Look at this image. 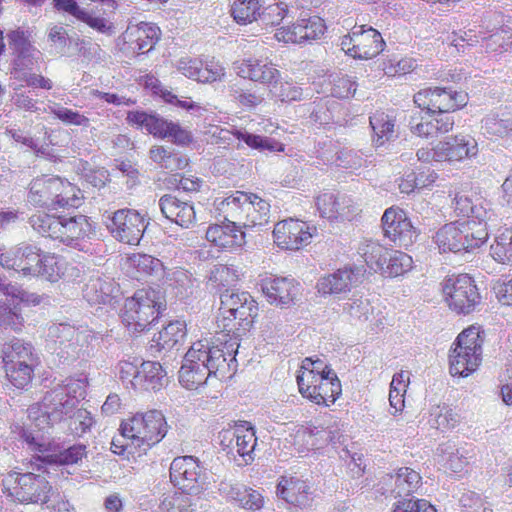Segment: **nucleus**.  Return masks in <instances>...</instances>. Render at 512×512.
Masks as SVG:
<instances>
[{"label":"nucleus","mask_w":512,"mask_h":512,"mask_svg":"<svg viewBox=\"0 0 512 512\" xmlns=\"http://www.w3.org/2000/svg\"><path fill=\"white\" fill-rule=\"evenodd\" d=\"M367 157L368 155L361 150L341 147L337 166L344 169H358L366 162Z\"/></svg>","instance_id":"nucleus-60"},{"label":"nucleus","mask_w":512,"mask_h":512,"mask_svg":"<svg viewBox=\"0 0 512 512\" xmlns=\"http://www.w3.org/2000/svg\"><path fill=\"white\" fill-rule=\"evenodd\" d=\"M142 359L138 357H129L127 360H121L117 365L118 375L127 388L133 389V383L138 377Z\"/></svg>","instance_id":"nucleus-56"},{"label":"nucleus","mask_w":512,"mask_h":512,"mask_svg":"<svg viewBox=\"0 0 512 512\" xmlns=\"http://www.w3.org/2000/svg\"><path fill=\"white\" fill-rule=\"evenodd\" d=\"M2 360L4 365L22 364V361L26 364H36L34 347L31 343L14 338L3 345Z\"/></svg>","instance_id":"nucleus-36"},{"label":"nucleus","mask_w":512,"mask_h":512,"mask_svg":"<svg viewBox=\"0 0 512 512\" xmlns=\"http://www.w3.org/2000/svg\"><path fill=\"white\" fill-rule=\"evenodd\" d=\"M221 445L228 454L239 455L245 465L254 460V450L257 445V437L254 427L247 421H241L233 430L220 433Z\"/></svg>","instance_id":"nucleus-16"},{"label":"nucleus","mask_w":512,"mask_h":512,"mask_svg":"<svg viewBox=\"0 0 512 512\" xmlns=\"http://www.w3.org/2000/svg\"><path fill=\"white\" fill-rule=\"evenodd\" d=\"M148 223L137 210L124 208L108 216L106 227L118 241L129 244H139Z\"/></svg>","instance_id":"nucleus-14"},{"label":"nucleus","mask_w":512,"mask_h":512,"mask_svg":"<svg viewBox=\"0 0 512 512\" xmlns=\"http://www.w3.org/2000/svg\"><path fill=\"white\" fill-rule=\"evenodd\" d=\"M58 240L68 246L79 248L81 240L94 233V226L89 217L83 214L61 215Z\"/></svg>","instance_id":"nucleus-20"},{"label":"nucleus","mask_w":512,"mask_h":512,"mask_svg":"<svg viewBox=\"0 0 512 512\" xmlns=\"http://www.w3.org/2000/svg\"><path fill=\"white\" fill-rule=\"evenodd\" d=\"M371 275L372 273L367 272L363 266L344 267L321 277L316 288H356L368 283L367 280Z\"/></svg>","instance_id":"nucleus-24"},{"label":"nucleus","mask_w":512,"mask_h":512,"mask_svg":"<svg viewBox=\"0 0 512 512\" xmlns=\"http://www.w3.org/2000/svg\"><path fill=\"white\" fill-rule=\"evenodd\" d=\"M482 41H485V48L490 52H503L507 51L508 47L512 44V36L505 28H500L490 34L488 37L482 36Z\"/></svg>","instance_id":"nucleus-59"},{"label":"nucleus","mask_w":512,"mask_h":512,"mask_svg":"<svg viewBox=\"0 0 512 512\" xmlns=\"http://www.w3.org/2000/svg\"><path fill=\"white\" fill-rule=\"evenodd\" d=\"M261 4L259 0H234L230 13L239 25H247L259 19Z\"/></svg>","instance_id":"nucleus-43"},{"label":"nucleus","mask_w":512,"mask_h":512,"mask_svg":"<svg viewBox=\"0 0 512 512\" xmlns=\"http://www.w3.org/2000/svg\"><path fill=\"white\" fill-rule=\"evenodd\" d=\"M331 94L340 99L354 96L357 88L356 82L347 75H335L331 80Z\"/></svg>","instance_id":"nucleus-63"},{"label":"nucleus","mask_w":512,"mask_h":512,"mask_svg":"<svg viewBox=\"0 0 512 512\" xmlns=\"http://www.w3.org/2000/svg\"><path fill=\"white\" fill-rule=\"evenodd\" d=\"M316 232L315 227H310L306 222L288 219L278 222L273 230L275 243L286 250H299L303 245L310 243Z\"/></svg>","instance_id":"nucleus-18"},{"label":"nucleus","mask_w":512,"mask_h":512,"mask_svg":"<svg viewBox=\"0 0 512 512\" xmlns=\"http://www.w3.org/2000/svg\"><path fill=\"white\" fill-rule=\"evenodd\" d=\"M232 135L239 141L245 143L249 148L259 152H284L283 143L274 138L257 135L244 129H233Z\"/></svg>","instance_id":"nucleus-38"},{"label":"nucleus","mask_w":512,"mask_h":512,"mask_svg":"<svg viewBox=\"0 0 512 512\" xmlns=\"http://www.w3.org/2000/svg\"><path fill=\"white\" fill-rule=\"evenodd\" d=\"M120 431L124 437L131 440L132 445L139 448V454H141L166 436L168 424L161 411L149 410L144 413H136L123 421Z\"/></svg>","instance_id":"nucleus-8"},{"label":"nucleus","mask_w":512,"mask_h":512,"mask_svg":"<svg viewBox=\"0 0 512 512\" xmlns=\"http://www.w3.org/2000/svg\"><path fill=\"white\" fill-rule=\"evenodd\" d=\"M36 55H40V51L36 48L14 53L13 60L11 62V76L16 79V76H22L23 74L31 71L37 62Z\"/></svg>","instance_id":"nucleus-51"},{"label":"nucleus","mask_w":512,"mask_h":512,"mask_svg":"<svg viewBox=\"0 0 512 512\" xmlns=\"http://www.w3.org/2000/svg\"><path fill=\"white\" fill-rule=\"evenodd\" d=\"M384 236L401 248L410 247L417 239L418 233L404 210L390 207L382 218Z\"/></svg>","instance_id":"nucleus-17"},{"label":"nucleus","mask_w":512,"mask_h":512,"mask_svg":"<svg viewBox=\"0 0 512 512\" xmlns=\"http://www.w3.org/2000/svg\"><path fill=\"white\" fill-rule=\"evenodd\" d=\"M27 201L33 206L69 210L79 207L82 198L76 195L71 183L59 177L42 176L31 181Z\"/></svg>","instance_id":"nucleus-7"},{"label":"nucleus","mask_w":512,"mask_h":512,"mask_svg":"<svg viewBox=\"0 0 512 512\" xmlns=\"http://www.w3.org/2000/svg\"><path fill=\"white\" fill-rule=\"evenodd\" d=\"M84 291L86 292L84 298L90 305L102 304L115 307L119 303L121 296H123L122 290H109V292L105 290Z\"/></svg>","instance_id":"nucleus-58"},{"label":"nucleus","mask_w":512,"mask_h":512,"mask_svg":"<svg viewBox=\"0 0 512 512\" xmlns=\"http://www.w3.org/2000/svg\"><path fill=\"white\" fill-rule=\"evenodd\" d=\"M5 301L0 300V331L10 328L17 332L23 326V318L19 314L21 306H37L44 302V298L27 290H1Z\"/></svg>","instance_id":"nucleus-15"},{"label":"nucleus","mask_w":512,"mask_h":512,"mask_svg":"<svg viewBox=\"0 0 512 512\" xmlns=\"http://www.w3.org/2000/svg\"><path fill=\"white\" fill-rule=\"evenodd\" d=\"M437 452L442 457L444 466L455 474L461 473L468 463L467 458L460 454L455 445L450 442L440 444Z\"/></svg>","instance_id":"nucleus-46"},{"label":"nucleus","mask_w":512,"mask_h":512,"mask_svg":"<svg viewBox=\"0 0 512 512\" xmlns=\"http://www.w3.org/2000/svg\"><path fill=\"white\" fill-rule=\"evenodd\" d=\"M222 318L218 327L229 336V340L217 339L218 344L197 342L185 354L179 370V382L187 389H197L206 383L211 375L232 366L236 367L239 341L248 332L258 314V305L247 290L235 293L223 290L220 294Z\"/></svg>","instance_id":"nucleus-1"},{"label":"nucleus","mask_w":512,"mask_h":512,"mask_svg":"<svg viewBox=\"0 0 512 512\" xmlns=\"http://www.w3.org/2000/svg\"><path fill=\"white\" fill-rule=\"evenodd\" d=\"M186 323L183 320L170 321L154 337L153 342L159 351L171 350L181 344L186 337Z\"/></svg>","instance_id":"nucleus-37"},{"label":"nucleus","mask_w":512,"mask_h":512,"mask_svg":"<svg viewBox=\"0 0 512 512\" xmlns=\"http://www.w3.org/2000/svg\"><path fill=\"white\" fill-rule=\"evenodd\" d=\"M490 255L499 263H512V231L506 229L495 238L490 247Z\"/></svg>","instance_id":"nucleus-48"},{"label":"nucleus","mask_w":512,"mask_h":512,"mask_svg":"<svg viewBox=\"0 0 512 512\" xmlns=\"http://www.w3.org/2000/svg\"><path fill=\"white\" fill-rule=\"evenodd\" d=\"M149 157L160 168L169 171L183 170L189 161L185 155L170 151L164 146H152L149 151Z\"/></svg>","instance_id":"nucleus-39"},{"label":"nucleus","mask_w":512,"mask_h":512,"mask_svg":"<svg viewBox=\"0 0 512 512\" xmlns=\"http://www.w3.org/2000/svg\"><path fill=\"white\" fill-rule=\"evenodd\" d=\"M170 139L172 143L178 146H188L193 140V134L188 129L182 127L178 122L168 120L164 129L162 139Z\"/></svg>","instance_id":"nucleus-54"},{"label":"nucleus","mask_w":512,"mask_h":512,"mask_svg":"<svg viewBox=\"0 0 512 512\" xmlns=\"http://www.w3.org/2000/svg\"><path fill=\"white\" fill-rule=\"evenodd\" d=\"M127 273L137 281L159 286L165 276V267L161 260L151 255L134 254L128 258Z\"/></svg>","instance_id":"nucleus-19"},{"label":"nucleus","mask_w":512,"mask_h":512,"mask_svg":"<svg viewBox=\"0 0 512 512\" xmlns=\"http://www.w3.org/2000/svg\"><path fill=\"white\" fill-rule=\"evenodd\" d=\"M166 310L165 290H135L126 297L121 318L128 329L142 332L164 316Z\"/></svg>","instance_id":"nucleus-4"},{"label":"nucleus","mask_w":512,"mask_h":512,"mask_svg":"<svg viewBox=\"0 0 512 512\" xmlns=\"http://www.w3.org/2000/svg\"><path fill=\"white\" fill-rule=\"evenodd\" d=\"M162 215L182 228H189L196 220L192 202L172 194L163 195L158 202Z\"/></svg>","instance_id":"nucleus-23"},{"label":"nucleus","mask_w":512,"mask_h":512,"mask_svg":"<svg viewBox=\"0 0 512 512\" xmlns=\"http://www.w3.org/2000/svg\"><path fill=\"white\" fill-rule=\"evenodd\" d=\"M412 257L401 251H389L387 262L380 275L386 278H394L403 275L412 267Z\"/></svg>","instance_id":"nucleus-44"},{"label":"nucleus","mask_w":512,"mask_h":512,"mask_svg":"<svg viewBox=\"0 0 512 512\" xmlns=\"http://www.w3.org/2000/svg\"><path fill=\"white\" fill-rule=\"evenodd\" d=\"M61 215L50 214L46 212H37L31 215L28 219V223L31 225L34 231L38 234L50 237L51 239L58 240L56 236L59 235L60 231Z\"/></svg>","instance_id":"nucleus-40"},{"label":"nucleus","mask_w":512,"mask_h":512,"mask_svg":"<svg viewBox=\"0 0 512 512\" xmlns=\"http://www.w3.org/2000/svg\"><path fill=\"white\" fill-rule=\"evenodd\" d=\"M166 371L159 362L142 361L133 389L136 391H159L164 386Z\"/></svg>","instance_id":"nucleus-33"},{"label":"nucleus","mask_w":512,"mask_h":512,"mask_svg":"<svg viewBox=\"0 0 512 512\" xmlns=\"http://www.w3.org/2000/svg\"><path fill=\"white\" fill-rule=\"evenodd\" d=\"M50 491L51 485L44 476L28 472L17 478L14 496L21 503H41Z\"/></svg>","instance_id":"nucleus-21"},{"label":"nucleus","mask_w":512,"mask_h":512,"mask_svg":"<svg viewBox=\"0 0 512 512\" xmlns=\"http://www.w3.org/2000/svg\"><path fill=\"white\" fill-rule=\"evenodd\" d=\"M90 334L69 323H53L48 328L49 348L61 364L70 365L85 356L84 346Z\"/></svg>","instance_id":"nucleus-10"},{"label":"nucleus","mask_w":512,"mask_h":512,"mask_svg":"<svg viewBox=\"0 0 512 512\" xmlns=\"http://www.w3.org/2000/svg\"><path fill=\"white\" fill-rule=\"evenodd\" d=\"M47 37L55 52L60 56H66L70 45L74 42V38L70 37L66 29L60 25H53L49 29Z\"/></svg>","instance_id":"nucleus-55"},{"label":"nucleus","mask_w":512,"mask_h":512,"mask_svg":"<svg viewBox=\"0 0 512 512\" xmlns=\"http://www.w3.org/2000/svg\"><path fill=\"white\" fill-rule=\"evenodd\" d=\"M458 422V414L446 405L435 407L430 414L429 423L438 430L452 429Z\"/></svg>","instance_id":"nucleus-50"},{"label":"nucleus","mask_w":512,"mask_h":512,"mask_svg":"<svg viewBox=\"0 0 512 512\" xmlns=\"http://www.w3.org/2000/svg\"><path fill=\"white\" fill-rule=\"evenodd\" d=\"M304 24L301 19L293 23L291 26H283L276 30L275 37L278 41L285 43L303 44L306 43L304 36Z\"/></svg>","instance_id":"nucleus-61"},{"label":"nucleus","mask_w":512,"mask_h":512,"mask_svg":"<svg viewBox=\"0 0 512 512\" xmlns=\"http://www.w3.org/2000/svg\"><path fill=\"white\" fill-rule=\"evenodd\" d=\"M345 201L346 199L342 198V202H340L335 194L326 192L316 198V207L322 218L328 220L347 219L348 216L343 207Z\"/></svg>","instance_id":"nucleus-42"},{"label":"nucleus","mask_w":512,"mask_h":512,"mask_svg":"<svg viewBox=\"0 0 512 512\" xmlns=\"http://www.w3.org/2000/svg\"><path fill=\"white\" fill-rule=\"evenodd\" d=\"M321 361L313 362L310 358L303 361L302 374L297 375V384L299 392L303 397L320 405L334 403L341 394V383L336 373L329 367H325L322 372H315V368Z\"/></svg>","instance_id":"nucleus-5"},{"label":"nucleus","mask_w":512,"mask_h":512,"mask_svg":"<svg viewBox=\"0 0 512 512\" xmlns=\"http://www.w3.org/2000/svg\"><path fill=\"white\" fill-rule=\"evenodd\" d=\"M161 31L153 23L140 22L134 27H128L123 37L133 53L140 55L151 51L160 40Z\"/></svg>","instance_id":"nucleus-22"},{"label":"nucleus","mask_w":512,"mask_h":512,"mask_svg":"<svg viewBox=\"0 0 512 512\" xmlns=\"http://www.w3.org/2000/svg\"><path fill=\"white\" fill-rule=\"evenodd\" d=\"M160 285L169 288H193L194 286H198V283L190 272L183 268H176L171 272L165 271L164 279H162Z\"/></svg>","instance_id":"nucleus-53"},{"label":"nucleus","mask_w":512,"mask_h":512,"mask_svg":"<svg viewBox=\"0 0 512 512\" xmlns=\"http://www.w3.org/2000/svg\"><path fill=\"white\" fill-rule=\"evenodd\" d=\"M445 292L446 290H442L446 303L458 314H469L481 303L482 297L478 290H450L447 294Z\"/></svg>","instance_id":"nucleus-35"},{"label":"nucleus","mask_w":512,"mask_h":512,"mask_svg":"<svg viewBox=\"0 0 512 512\" xmlns=\"http://www.w3.org/2000/svg\"><path fill=\"white\" fill-rule=\"evenodd\" d=\"M382 481L389 486L383 494L397 498L411 495L421 483V476L409 467H402L394 475L386 474Z\"/></svg>","instance_id":"nucleus-28"},{"label":"nucleus","mask_w":512,"mask_h":512,"mask_svg":"<svg viewBox=\"0 0 512 512\" xmlns=\"http://www.w3.org/2000/svg\"><path fill=\"white\" fill-rule=\"evenodd\" d=\"M482 129L486 135L512 138V113L487 115L482 120Z\"/></svg>","instance_id":"nucleus-41"},{"label":"nucleus","mask_w":512,"mask_h":512,"mask_svg":"<svg viewBox=\"0 0 512 512\" xmlns=\"http://www.w3.org/2000/svg\"><path fill=\"white\" fill-rule=\"evenodd\" d=\"M367 267L374 272L384 269L389 251L379 243L369 241L360 248Z\"/></svg>","instance_id":"nucleus-45"},{"label":"nucleus","mask_w":512,"mask_h":512,"mask_svg":"<svg viewBox=\"0 0 512 512\" xmlns=\"http://www.w3.org/2000/svg\"><path fill=\"white\" fill-rule=\"evenodd\" d=\"M34 366L35 364H26L22 361V364L4 365V368L10 383L18 389H24L32 380Z\"/></svg>","instance_id":"nucleus-47"},{"label":"nucleus","mask_w":512,"mask_h":512,"mask_svg":"<svg viewBox=\"0 0 512 512\" xmlns=\"http://www.w3.org/2000/svg\"><path fill=\"white\" fill-rule=\"evenodd\" d=\"M167 121L153 110H131L127 112L126 116L128 125L160 139H162Z\"/></svg>","instance_id":"nucleus-31"},{"label":"nucleus","mask_w":512,"mask_h":512,"mask_svg":"<svg viewBox=\"0 0 512 512\" xmlns=\"http://www.w3.org/2000/svg\"><path fill=\"white\" fill-rule=\"evenodd\" d=\"M437 179L436 173L430 172L426 179L422 175H417L414 171L407 173L399 181L398 187L401 193L410 194L418 187H425L432 184Z\"/></svg>","instance_id":"nucleus-57"},{"label":"nucleus","mask_w":512,"mask_h":512,"mask_svg":"<svg viewBox=\"0 0 512 512\" xmlns=\"http://www.w3.org/2000/svg\"><path fill=\"white\" fill-rule=\"evenodd\" d=\"M369 124L372 129V142L376 147L384 145L397 138L395 131L396 119L383 111H375L369 117Z\"/></svg>","instance_id":"nucleus-34"},{"label":"nucleus","mask_w":512,"mask_h":512,"mask_svg":"<svg viewBox=\"0 0 512 512\" xmlns=\"http://www.w3.org/2000/svg\"><path fill=\"white\" fill-rule=\"evenodd\" d=\"M413 101L421 111L450 113L466 106L468 94L452 88L428 87L418 91Z\"/></svg>","instance_id":"nucleus-12"},{"label":"nucleus","mask_w":512,"mask_h":512,"mask_svg":"<svg viewBox=\"0 0 512 512\" xmlns=\"http://www.w3.org/2000/svg\"><path fill=\"white\" fill-rule=\"evenodd\" d=\"M0 265L9 270V274L24 277H40L51 283L59 277L56 258L43 253L35 244L22 242L8 250L0 249Z\"/></svg>","instance_id":"nucleus-3"},{"label":"nucleus","mask_w":512,"mask_h":512,"mask_svg":"<svg viewBox=\"0 0 512 512\" xmlns=\"http://www.w3.org/2000/svg\"><path fill=\"white\" fill-rule=\"evenodd\" d=\"M356 39L354 48L357 59H372L379 55L385 46V41L379 31L368 25H355Z\"/></svg>","instance_id":"nucleus-30"},{"label":"nucleus","mask_w":512,"mask_h":512,"mask_svg":"<svg viewBox=\"0 0 512 512\" xmlns=\"http://www.w3.org/2000/svg\"><path fill=\"white\" fill-rule=\"evenodd\" d=\"M479 332L471 327L463 330L449 351V369L452 376L467 377L477 370L482 361Z\"/></svg>","instance_id":"nucleus-11"},{"label":"nucleus","mask_w":512,"mask_h":512,"mask_svg":"<svg viewBox=\"0 0 512 512\" xmlns=\"http://www.w3.org/2000/svg\"><path fill=\"white\" fill-rule=\"evenodd\" d=\"M277 494L287 503L305 507L310 503L311 490L306 481L295 477H282L277 486Z\"/></svg>","instance_id":"nucleus-32"},{"label":"nucleus","mask_w":512,"mask_h":512,"mask_svg":"<svg viewBox=\"0 0 512 512\" xmlns=\"http://www.w3.org/2000/svg\"><path fill=\"white\" fill-rule=\"evenodd\" d=\"M251 205L253 207L245 211L247 220L244 222V226L256 227L265 225L268 222L270 204L256 195V199H251Z\"/></svg>","instance_id":"nucleus-49"},{"label":"nucleus","mask_w":512,"mask_h":512,"mask_svg":"<svg viewBox=\"0 0 512 512\" xmlns=\"http://www.w3.org/2000/svg\"><path fill=\"white\" fill-rule=\"evenodd\" d=\"M20 438L26 443L27 448L35 453H40L35 460L40 462L38 468L42 465H73L77 464L87 454V447L78 443L64 448L59 443L46 440L39 431L34 432L31 429L22 427Z\"/></svg>","instance_id":"nucleus-9"},{"label":"nucleus","mask_w":512,"mask_h":512,"mask_svg":"<svg viewBox=\"0 0 512 512\" xmlns=\"http://www.w3.org/2000/svg\"><path fill=\"white\" fill-rule=\"evenodd\" d=\"M170 481L184 494H198L206 481V469L194 456H179L170 465Z\"/></svg>","instance_id":"nucleus-13"},{"label":"nucleus","mask_w":512,"mask_h":512,"mask_svg":"<svg viewBox=\"0 0 512 512\" xmlns=\"http://www.w3.org/2000/svg\"><path fill=\"white\" fill-rule=\"evenodd\" d=\"M453 204L455 212L468 220L445 224L436 232L434 241L442 252H472L488 239V221L494 216L491 204L472 191L456 193Z\"/></svg>","instance_id":"nucleus-2"},{"label":"nucleus","mask_w":512,"mask_h":512,"mask_svg":"<svg viewBox=\"0 0 512 512\" xmlns=\"http://www.w3.org/2000/svg\"><path fill=\"white\" fill-rule=\"evenodd\" d=\"M438 153L442 161H463L477 155L478 144L469 135H456L440 141Z\"/></svg>","instance_id":"nucleus-25"},{"label":"nucleus","mask_w":512,"mask_h":512,"mask_svg":"<svg viewBox=\"0 0 512 512\" xmlns=\"http://www.w3.org/2000/svg\"><path fill=\"white\" fill-rule=\"evenodd\" d=\"M269 88L272 95L282 102L299 101L302 97V88L291 81H280L278 78Z\"/></svg>","instance_id":"nucleus-52"},{"label":"nucleus","mask_w":512,"mask_h":512,"mask_svg":"<svg viewBox=\"0 0 512 512\" xmlns=\"http://www.w3.org/2000/svg\"><path fill=\"white\" fill-rule=\"evenodd\" d=\"M179 71L186 77L201 83L219 81L225 75L224 68L215 61L203 62L201 59H181Z\"/></svg>","instance_id":"nucleus-26"},{"label":"nucleus","mask_w":512,"mask_h":512,"mask_svg":"<svg viewBox=\"0 0 512 512\" xmlns=\"http://www.w3.org/2000/svg\"><path fill=\"white\" fill-rule=\"evenodd\" d=\"M78 403V398L70 394L67 385H57L46 392L41 402L28 408V418L39 431L45 430L71 417Z\"/></svg>","instance_id":"nucleus-6"},{"label":"nucleus","mask_w":512,"mask_h":512,"mask_svg":"<svg viewBox=\"0 0 512 512\" xmlns=\"http://www.w3.org/2000/svg\"><path fill=\"white\" fill-rule=\"evenodd\" d=\"M459 503L465 512H493L480 495L473 491L464 492Z\"/></svg>","instance_id":"nucleus-64"},{"label":"nucleus","mask_w":512,"mask_h":512,"mask_svg":"<svg viewBox=\"0 0 512 512\" xmlns=\"http://www.w3.org/2000/svg\"><path fill=\"white\" fill-rule=\"evenodd\" d=\"M340 149V144L333 140L319 142L315 151L316 158L319 160V163L324 165L335 164L337 166Z\"/></svg>","instance_id":"nucleus-62"},{"label":"nucleus","mask_w":512,"mask_h":512,"mask_svg":"<svg viewBox=\"0 0 512 512\" xmlns=\"http://www.w3.org/2000/svg\"><path fill=\"white\" fill-rule=\"evenodd\" d=\"M235 69L240 77L253 82H259L268 87L280 78L279 70L272 63L260 59L250 58L243 60Z\"/></svg>","instance_id":"nucleus-29"},{"label":"nucleus","mask_w":512,"mask_h":512,"mask_svg":"<svg viewBox=\"0 0 512 512\" xmlns=\"http://www.w3.org/2000/svg\"><path fill=\"white\" fill-rule=\"evenodd\" d=\"M206 239L221 249L234 250L244 245L245 233L235 222L227 220L221 225L209 226L206 231Z\"/></svg>","instance_id":"nucleus-27"}]
</instances>
